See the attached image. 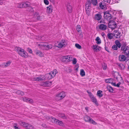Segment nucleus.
Here are the masks:
<instances>
[{
    "instance_id": "nucleus-41",
    "label": "nucleus",
    "mask_w": 129,
    "mask_h": 129,
    "mask_svg": "<svg viewBox=\"0 0 129 129\" xmlns=\"http://www.w3.org/2000/svg\"><path fill=\"white\" fill-rule=\"evenodd\" d=\"M87 93L88 94L89 96H90V98L93 97V96H94V95L92 94L91 92L88 91V90H87Z\"/></svg>"
},
{
    "instance_id": "nucleus-27",
    "label": "nucleus",
    "mask_w": 129,
    "mask_h": 129,
    "mask_svg": "<svg viewBox=\"0 0 129 129\" xmlns=\"http://www.w3.org/2000/svg\"><path fill=\"white\" fill-rule=\"evenodd\" d=\"M113 79L112 78H109L105 80V81L106 83H111L113 82Z\"/></svg>"
},
{
    "instance_id": "nucleus-44",
    "label": "nucleus",
    "mask_w": 129,
    "mask_h": 129,
    "mask_svg": "<svg viewBox=\"0 0 129 129\" xmlns=\"http://www.w3.org/2000/svg\"><path fill=\"white\" fill-rule=\"evenodd\" d=\"M117 47L115 45H113L112 47V48L115 50H117Z\"/></svg>"
},
{
    "instance_id": "nucleus-25",
    "label": "nucleus",
    "mask_w": 129,
    "mask_h": 129,
    "mask_svg": "<svg viewBox=\"0 0 129 129\" xmlns=\"http://www.w3.org/2000/svg\"><path fill=\"white\" fill-rule=\"evenodd\" d=\"M115 43L116 45L119 48H120V47L121 46V44L120 42L118 40H116L115 42Z\"/></svg>"
},
{
    "instance_id": "nucleus-17",
    "label": "nucleus",
    "mask_w": 129,
    "mask_h": 129,
    "mask_svg": "<svg viewBox=\"0 0 129 129\" xmlns=\"http://www.w3.org/2000/svg\"><path fill=\"white\" fill-rule=\"evenodd\" d=\"M114 36L116 38H120L121 36V33L119 32L118 31H117L115 32Z\"/></svg>"
},
{
    "instance_id": "nucleus-22",
    "label": "nucleus",
    "mask_w": 129,
    "mask_h": 129,
    "mask_svg": "<svg viewBox=\"0 0 129 129\" xmlns=\"http://www.w3.org/2000/svg\"><path fill=\"white\" fill-rule=\"evenodd\" d=\"M106 88L110 92H112L113 91V88L110 85H107Z\"/></svg>"
},
{
    "instance_id": "nucleus-36",
    "label": "nucleus",
    "mask_w": 129,
    "mask_h": 129,
    "mask_svg": "<svg viewBox=\"0 0 129 129\" xmlns=\"http://www.w3.org/2000/svg\"><path fill=\"white\" fill-rule=\"evenodd\" d=\"M56 124L61 126L63 125V123L61 121H60L58 120V121H57L56 122Z\"/></svg>"
},
{
    "instance_id": "nucleus-51",
    "label": "nucleus",
    "mask_w": 129,
    "mask_h": 129,
    "mask_svg": "<svg viewBox=\"0 0 129 129\" xmlns=\"http://www.w3.org/2000/svg\"><path fill=\"white\" fill-rule=\"evenodd\" d=\"M28 101L29 102V103H32L33 102V100L32 99H28Z\"/></svg>"
},
{
    "instance_id": "nucleus-16",
    "label": "nucleus",
    "mask_w": 129,
    "mask_h": 129,
    "mask_svg": "<svg viewBox=\"0 0 129 129\" xmlns=\"http://www.w3.org/2000/svg\"><path fill=\"white\" fill-rule=\"evenodd\" d=\"M36 53L37 55L40 57H42L44 55L43 53L39 50L36 51Z\"/></svg>"
},
{
    "instance_id": "nucleus-57",
    "label": "nucleus",
    "mask_w": 129,
    "mask_h": 129,
    "mask_svg": "<svg viewBox=\"0 0 129 129\" xmlns=\"http://www.w3.org/2000/svg\"><path fill=\"white\" fill-rule=\"evenodd\" d=\"M111 84L112 85L115 86H116V84L115 83H113L112 82V83H111Z\"/></svg>"
},
{
    "instance_id": "nucleus-34",
    "label": "nucleus",
    "mask_w": 129,
    "mask_h": 129,
    "mask_svg": "<svg viewBox=\"0 0 129 129\" xmlns=\"http://www.w3.org/2000/svg\"><path fill=\"white\" fill-rule=\"evenodd\" d=\"M80 74L82 76H84L85 75V73L83 70L82 69L81 70Z\"/></svg>"
},
{
    "instance_id": "nucleus-53",
    "label": "nucleus",
    "mask_w": 129,
    "mask_h": 129,
    "mask_svg": "<svg viewBox=\"0 0 129 129\" xmlns=\"http://www.w3.org/2000/svg\"><path fill=\"white\" fill-rule=\"evenodd\" d=\"M121 83L120 82H119L116 85V86L118 87H119L120 85L121 84Z\"/></svg>"
},
{
    "instance_id": "nucleus-10",
    "label": "nucleus",
    "mask_w": 129,
    "mask_h": 129,
    "mask_svg": "<svg viewBox=\"0 0 129 129\" xmlns=\"http://www.w3.org/2000/svg\"><path fill=\"white\" fill-rule=\"evenodd\" d=\"M72 60V57L71 55L66 56L62 57V60L63 62H68Z\"/></svg>"
},
{
    "instance_id": "nucleus-32",
    "label": "nucleus",
    "mask_w": 129,
    "mask_h": 129,
    "mask_svg": "<svg viewBox=\"0 0 129 129\" xmlns=\"http://www.w3.org/2000/svg\"><path fill=\"white\" fill-rule=\"evenodd\" d=\"M60 42L64 46H66L67 45V43L64 40H62Z\"/></svg>"
},
{
    "instance_id": "nucleus-60",
    "label": "nucleus",
    "mask_w": 129,
    "mask_h": 129,
    "mask_svg": "<svg viewBox=\"0 0 129 129\" xmlns=\"http://www.w3.org/2000/svg\"><path fill=\"white\" fill-rule=\"evenodd\" d=\"M50 2H51L52 3H54V0H49Z\"/></svg>"
},
{
    "instance_id": "nucleus-12",
    "label": "nucleus",
    "mask_w": 129,
    "mask_h": 129,
    "mask_svg": "<svg viewBox=\"0 0 129 129\" xmlns=\"http://www.w3.org/2000/svg\"><path fill=\"white\" fill-rule=\"evenodd\" d=\"M65 96V93L63 92H62L57 95L56 97L58 98L59 100H61Z\"/></svg>"
},
{
    "instance_id": "nucleus-61",
    "label": "nucleus",
    "mask_w": 129,
    "mask_h": 129,
    "mask_svg": "<svg viewBox=\"0 0 129 129\" xmlns=\"http://www.w3.org/2000/svg\"><path fill=\"white\" fill-rule=\"evenodd\" d=\"M85 109L87 111H88V107H86L85 108Z\"/></svg>"
},
{
    "instance_id": "nucleus-33",
    "label": "nucleus",
    "mask_w": 129,
    "mask_h": 129,
    "mask_svg": "<svg viewBox=\"0 0 129 129\" xmlns=\"http://www.w3.org/2000/svg\"><path fill=\"white\" fill-rule=\"evenodd\" d=\"M42 79L39 77H35L33 78V81H42Z\"/></svg>"
},
{
    "instance_id": "nucleus-14",
    "label": "nucleus",
    "mask_w": 129,
    "mask_h": 129,
    "mask_svg": "<svg viewBox=\"0 0 129 129\" xmlns=\"http://www.w3.org/2000/svg\"><path fill=\"white\" fill-rule=\"evenodd\" d=\"M99 29L103 30H106L107 28V26L104 24H101L99 25Z\"/></svg>"
},
{
    "instance_id": "nucleus-62",
    "label": "nucleus",
    "mask_w": 129,
    "mask_h": 129,
    "mask_svg": "<svg viewBox=\"0 0 129 129\" xmlns=\"http://www.w3.org/2000/svg\"><path fill=\"white\" fill-rule=\"evenodd\" d=\"M121 64H120L119 65V66H120V67H121Z\"/></svg>"
},
{
    "instance_id": "nucleus-7",
    "label": "nucleus",
    "mask_w": 129,
    "mask_h": 129,
    "mask_svg": "<svg viewBox=\"0 0 129 129\" xmlns=\"http://www.w3.org/2000/svg\"><path fill=\"white\" fill-rule=\"evenodd\" d=\"M121 50H123V52L127 57H129V47L128 46L125 47H121Z\"/></svg>"
},
{
    "instance_id": "nucleus-28",
    "label": "nucleus",
    "mask_w": 129,
    "mask_h": 129,
    "mask_svg": "<svg viewBox=\"0 0 129 129\" xmlns=\"http://www.w3.org/2000/svg\"><path fill=\"white\" fill-rule=\"evenodd\" d=\"M16 93L18 94L21 96L23 95L24 94V93L23 92L19 90L17 91Z\"/></svg>"
},
{
    "instance_id": "nucleus-6",
    "label": "nucleus",
    "mask_w": 129,
    "mask_h": 129,
    "mask_svg": "<svg viewBox=\"0 0 129 129\" xmlns=\"http://www.w3.org/2000/svg\"><path fill=\"white\" fill-rule=\"evenodd\" d=\"M111 13L112 12L110 11H107L104 12V18L108 20H111L112 18Z\"/></svg>"
},
{
    "instance_id": "nucleus-31",
    "label": "nucleus",
    "mask_w": 129,
    "mask_h": 129,
    "mask_svg": "<svg viewBox=\"0 0 129 129\" xmlns=\"http://www.w3.org/2000/svg\"><path fill=\"white\" fill-rule=\"evenodd\" d=\"M91 3H92L94 6H96L98 4L97 0H91Z\"/></svg>"
},
{
    "instance_id": "nucleus-15",
    "label": "nucleus",
    "mask_w": 129,
    "mask_h": 129,
    "mask_svg": "<svg viewBox=\"0 0 129 129\" xmlns=\"http://www.w3.org/2000/svg\"><path fill=\"white\" fill-rule=\"evenodd\" d=\"M119 60L121 61H124L126 60V58L124 55H120L119 56Z\"/></svg>"
},
{
    "instance_id": "nucleus-3",
    "label": "nucleus",
    "mask_w": 129,
    "mask_h": 129,
    "mask_svg": "<svg viewBox=\"0 0 129 129\" xmlns=\"http://www.w3.org/2000/svg\"><path fill=\"white\" fill-rule=\"evenodd\" d=\"M38 47L41 49L42 50H48L52 48V46L51 45L47 44H38Z\"/></svg>"
},
{
    "instance_id": "nucleus-39",
    "label": "nucleus",
    "mask_w": 129,
    "mask_h": 129,
    "mask_svg": "<svg viewBox=\"0 0 129 129\" xmlns=\"http://www.w3.org/2000/svg\"><path fill=\"white\" fill-rule=\"evenodd\" d=\"M118 75V73L117 72H115L113 74V76H114V78H116V79L117 80V79H118L117 77L116 76L117 75Z\"/></svg>"
},
{
    "instance_id": "nucleus-56",
    "label": "nucleus",
    "mask_w": 129,
    "mask_h": 129,
    "mask_svg": "<svg viewBox=\"0 0 129 129\" xmlns=\"http://www.w3.org/2000/svg\"><path fill=\"white\" fill-rule=\"evenodd\" d=\"M105 50L107 51L108 52H109V50H108V48L106 47V46L105 47Z\"/></svg>"
},
{
    "instance_id": "nucleus-26",
    "label": "nucleus",
    "mask_w": 129,
    "mask_h": 129,
    "mask_svg": "<svg viewBox=\"0 0 129 129\" xmlns=\"http://www.w3.org/2000/svg\"><path fill=\"white\" fill-rule=\"evenodd\" d=\"M102 91L101 90H98L97 93V95L100 98H101L103 96V94L102 93Z\"/></svg>"
},
{
    "instance_id": "nucleus-4",
    "label": "nucleus",
    "mask_w": 129,
    "mask_h": 129,
    "mask_svg": "<svg viewBox=\"0 0 129 129\" xmlns=\"http://www.w3.org/2000/svg\"><path fill=\"white\" fill-rule=\"evenodd\" d=\"M30 5V3L28 2H23L20 3H18L16 4V7H17L21 8L24 7H29Z\"/></svg>"
},
{
    "instance_id": "nucleus-23",
    "label": "nucleus",
    "mask_w": 129,
    "mask_h": 129,
    "mask_svg": "<svg viewBox=\"0 0 129 129\" xmlns=\"http://www.w3.org/2000/svg\"><path fill=\"white\" fill-rule=\"evenodd\" d=\"M58 116L63 119H66L67 118V117L65 114L63 113L59 114H58Z\"/></svg>"
},
{
    "instance_id": "nucleus-49",
    "label": "nucleus",
    "mask_w": 129,
    "mask_h": 129,
    "mask_svg": "<svg viewBox=\"0 0 129 129\" xmlns=\"http://www.w3.org/2000/svg\"><path fill=\"white\" fill-rule=\"evenodd\" d=\"M28 52L30 53H32L33 52L32 50L29 48H28Z\"/></svg>"
},
{
    "instance_id": "nucleus-11",
    "label": "nucleus",
    "mask_w": 129,
    "mask_h": 129,
    "mask_svg": "<svg viewBox=\"0 0 129 129\" xmlns=\"http://www.w3.org/2000/svg\"><path fill=\"white\" fill-rule=\"evenodd\" d=\"M66 7L69 13H71L72 11V7L69 3H67L66 4Z\"/></svg>"
},
{
    "instance_id": "nucleus-5",
    "label": "nucleus",
    "mask_w": 129,
    "mask_h": 129,
    "mask_svg": "<svg viewBox=\"0 0 129 129\" xmlns=\"http://www.w3.org/2000/svg\"><path fill=\"white\" fill-rule=\"evenodd\" d=\"M19 124L26 129H33L34 128L33 125L25 122L21 121L19 122Z\"/></svg>"
},
{
    "instance_id": "nucleus-42",
    "label": "nucleus",
    "mask_w": 129,
    "mask_h": 129,
    "mask_svg": "<svg viewBox=\"0 0 129 129\" xmlns=\"http://www.w3.org/2000/svg\"><path fill=\"white\" fill-rule=\"evenodd\" d=\"M75 46L76 48L79 49H80L81 48V46L78 44H75Z\"/></svg>"
},
{
    "instance_id": "nucleus-46",
    "label": "nucleus",
    "mask_w": 129,
    "mask_h": 129,
    "mask_svg": "<svg viewBox=\"0 0 129 129\" xmlns=\"http://www.w3.org/2000/svg\"><path fill=\"white\" fill-rule=\"evenodd\" d=\"M112 25L113 26L112 27L114 29L115 28H116L117 26V24L116 23H115L114 22L113 23Z\"/></svg>"
},
{
    "instance_id": "nucleus-29",
    "label": "nucleus",
    "mask_w": 129,
    "mask_h": 129,
    "mask_svg": "<svg viewBox=\"0 0 129 129\" xmlns=\"http://www.w3.org/2000/svg\"><path fill=\"white\" fill-rule=\"evenodd\" d=\"M51 121L52 122L56 124V122L57 121H58V120L56 119L54 117H51Z\"/></svg>"
},
{
    "instance_id": "nucleus-9",
    "label": "nucleus",
    "mask_w": 129,
    "mask_h": 129,
    "mask_svg": "<svg viewBox=\"0 0 129 129\" xmlns=\"http://www.w3.org/2000/svg\"><path fill=\"white\" fill-rule=\"evenodd\" d=\"M57 73V70L56 69H54L52 71L48 73L47 76H48L49 79H51L54 77Z\"/></svg>"
},
{
    "instance_id": "nucleus-2",
    "label": "nucleus",
    "mask_w": 129,
    "mask_h": 129,
    "mask_svg": "<svg viewBox=\"0 0 129 129\" xmlns=\"http://www.w3.org/2000/svg\"><path fill=\"white\" fill-rule=\"evenodd\" d=\"M91 4L90 0H87L86 3L85 9L86 12V13L88 16L90 15V13L91 11Z\"/></svg>"
},
{
    "instance_id": "nucleus-24",
    "label": "nucleus",
    "mask_w": 129,
    "mask_h": 129,
    "mask_svg": "<svg viewBox=\"0 0 129 129\" xmlns=\"http://www.w3.org/2000/svg\"><path fill=\"white\" fill-rule=\"evenodd\" d=\"M51 6H49L48 7H47V12L48 13H50L52 11V9L51 8Z\"/></svg>"
},
{
    "instance_id": "nucleus-55",
    "label": "nucleus",
    "mask_w": 129,
    "mask_h": 129,
    "mask_svg": "<svg viewBox=\"0 0 129 129\" xmlns=\"http://www.w3.org/2000/svg\"><path fill=\"white\" fill-rule=\"evenodd\" d=\"M104 1L106 2L109 3L110 2V0H103Z\"/></svg>"
},
{
    "instance_id": "nucleus-48",
    "label": "nucleus",
    "mask_w": 129,
    "mask_h": 129,
    "mask_svg": "<svg viewBox=\"0 0 129 129\" xmlns=\"http://www.w3.org/2000/svg\"><path fill=\"white\" fill-rule=\"evenodd\" d=\"M102 67L104 70H105L107 68V66L105 64H104L102 66Z\"/></svg>"
},
{
    "instance_id": "nucleus-59",
    "label": "nucleus",
    "mask_w": 129,
    "mask_h": 129,
    "mask_svg": "<svg viewBox=\"0 0 129 129\" xmlns=\"http://www.w3.org/2000/svg\"><path fill=\"white\" fill-rule=\"evenodd\" d=\"M3 4V2L2 0H0V5H2Z\"/></svg>"
},
{
    "instance_id": "nucleus-50",
    "label": "nucleus",
    "mask_w": 129,
    "mask_h": 129,
    "mask_svg": "<svg viewBox=\"0 0 129 129\" xmlns=\"http://www.w3.org/2000/svg\"><path fill=\"white\" fill-rule=\"evenodd\" d=\"M44 77V76L43 75H41L39 77H40L42 79V81L45 79Z\"/></svg>"
},
{
    "instance_id": "nucleus-21",
    "label": "nucleus",
    "mask_w": 129,
    "mask_h": 129,
    "mask_svg": "<svg viewBox=\"0 0 129 129\" xmlns=\"http://www.w3.org/2000/svg\"><path fill=\"white\" fill-rule=\"evenodd\" d=\"M95 19L97 20H100L102 18V16L100 14H97L95 15Z\"/></svg>"
},
{
    "instance_id": "nucleus-35",
    "label": "nucleus",
    "mask_w": 129,
    "mask_h": 129,
    "mask_svg": "<svg viewBox=\"0 0 129 129\" xmlns=\"http://www.w3.org/2000/svg\"><path fill=\"white\" fill-rule=\"evenodd\" d=\"M44 18V16H37V19L38 20H42Z\"/></svg>"
},
{
    "instance_id": "nucleus-58",
    "label": "nucleus",
    "mask_w": 129,
    "mask_h": 129,
    "mask_svg": "<svg viewBox=\"0 0 129 129\" xmlns=\"http://www.w3.org/2000/svg\"><path fill=\"white\" fill-rule=\"evenodd\" d=\"M14 127L15 128V129H19V128H18V127L16 126H14Z\"/></svg>"
},
{
    "instance_id": "nucleus-47",
    "label": "nucleus",
    "mask_w": 129,
    "mask_h": 129,
    "mask_svg": "<svg viewBox=\"0 0 129 129\" xmlns=\"http://www.w3.org/2000/svg\"><path fill=\"white\" fill-rule=\"evenodd\" d=\"M44 3L46 5H48L49 4V2L47 0H44Z\"/></svg>"
},
{
    "instance_id": "nucleus-40",
    "label": "nucleus",
    "mask_w": 129,
    "mask_h": 129,
    "mask_svg": "<svg viewBox=\"0 0 129 129\" xmlns=\"http://www.w3.org/2000/svg\"><path fill=\"white\" fill-rule=\"evenodd\" d=\"M11 62L10 61H8L5 64L4 66L5 67L8 66L10 64Z\"/></svg>"
},
{
    "instance_id": "nucleus-54",
    "label": "nucleus",
    "mask_w": 129,
    "mask_h": 129,
    "mask_svg": "<svg viewBox=\"0 0 129 129\" xmlns=\"http://www.w3.org/2000/svg\"><path fill=\"white\" fill-rule=\"evenodd\" d=\"M101 34L103 37L104 38H105V33L104 32H102V33Z\"/></svg>"
},
{
    "instance_id": "nucleus-38",
    "label": "nucleus",
    "mask_w": 129,
    "mask_h": 129,
    "mask_svg": "<svg viewBox=\"0 0 129 129\" xmlns=\"http://www.w3.org/2000/svg\"><path fill=\"white\" fill-rule=\"evenodd\" d=\"M76 30L77 31L79 32L80 31H81V26L80 25H77L76 27Z\"/></svg>"
},
{
    "instance_id": "nucleus-63",
    "label": "nucleus",
    "mask_w": 129,
    "mask_h": 129,
    "mask_svg": "<svg viewBox=\"0 0 129 129\" xmlns=\"http://www.w3.org/2000/svg\"><path fill=\"white\" fill-rule=\"evenodd\" d=\"M128 69H129V66H128Z\"/></svg>"
},
{
    "instance_id": "nucleus-19",
    "label": "nucleus",
    "mask_w": 129,
    "mask_h": 129,
    "mask_svg": "<svg viewBox=\"0 0 129 129\" xmlns=\"http://www.w3.org/2000/svg\"><path fill=\"white\" fill-rule=\"evenodd\" d=\"M92 100V102L94 103L95 105L98 106V104L97 101V100L96 98L94 96H93V97L90 98Z\"/></svg>"
},
{
    "instance_id": "nucleus-30",
    "label": "nucleus",
    "mask_w": 129,
    "mask_h": 129,
    "mask_svg": "<svg viewBox=\"0 0 129 129\" xmlns=\"http://www.w3.org/2000/svg\"><path fill=\"white\" fill-rule=\"evenodd\" d=\"M95 40L96 41V43L98 44H100L101 43V40L99 37H97L96 39Z\"/></svg>"
},
{
    "instance_id": "nucleus-1",
    "label": "nucleus",
    "mask_w": 129,
    "mask_h": 129,
    "mask_svg": "<svg viewBox=\"0 0 129 129\" xmlns=\"http://www.w3.org/2000/svg\"><path fill=\"white\" fill-rule=\"evenodd\" d=\"M15 50L20 56L24 58L27 57L28 54L23 49L17 46L15 47Z\"/></svg>"
},
{
    "instance_id": "nucleus-52",
    "label": "nucleus",
    "mask_w": 129,
    "mask_h": 129,
    "mask_svg": "<svg viewBox=\"0 0 129 129\" xmlns=\"http://www.w3.org/2000/svg\"><path fill=\"white\" fill-rule=\"evenodd\" d=\"M23 100L25 102L28 101V99H27L26 98H23Z\"/></svg>"
},
{
    "instance_id": "nucleus-43",
    "label": "nucleus",
    "mask_w": 129,
    "mask_h": 129,
    "mask_svg": "<svg viewBox=\"0 0 129 129\" xmlns=\"http://www.w3.org/2000/svg\"><path fill=\"white\" fill-rule=\"evenodd\" d=\"M59 48H61L63 47H64L60 42L58 44V46H57Z\"/></svg>"
},
{
    "instance_id": "nucleus-20",
    "label": "nucleus",
    "mask_w": 129,
    "mask_h": 129,
    "mask_svg": "<svg viewBox=\"0 0 129 129\" xmlns=\"http://www.w3.org/2000/svg\"><path fill=\"white\" fill-rule=\"evenodd\" d=\"M101 48L100 47H98V45H97L93 46V49L96 51H99L100 50Z\"/></svg>"
},
{
    "instance_id": "nucleus-13",
    "label": "nucleus",
    "mask_w": 129,
    "mask_h": 129,
    "mask_svg": "<svg viewBox=\"0 0 129 129\" xmlns=\"http://www.w3.org/2000/svg\"><path fill=\"white\" fill-rule=\"evenodd\" d=\"M52 83L51 82L47 81L43 82L41 83V85L43 86H49L51 85Z\"/></svg>"
},
{
    "instance_id": "nucleus-8",
    "label": "nucleus",
    "mask_w": 129,
    "mask_h": 129,
    "mask_svg": "<svg viewBox=\"0 0 129 129\" xmlns=\"http://www.w3.org/2000/svg\"><path fill=\"white\" fill-rule=\"evenodd\" d=\"M84 119L85 121L88 122L89 123H91L95 125L97 124L93 120V119L90 118L89 116L87 115H86L84 117Z\"/></svg>"
},
{
    "instance_id": "nucleus-18",
    "label": "nucleus",
    "mask_w": 129,
    "mask_h": 129,
    "mask_svg": "<svg viewBox=\"0 0 129 129\" xmlns=\"http://www.w3.org/2000/svg\"><path fill=\"white\" fill-rule=\"evenodd\" d=\"M99 5L100 8L102 9H104L105 7V4L104 2H101L99 3Z\"/></svg>"
},
{
    "instance_id": "nucleus-45",
    "label": "nucleus",
    "mask_w": 129,
    "mask_h": 129,
    "mask_svg": "<svg viewBox=\"0 0 129 129\" xmlns=\"http://www.w3.org/2000/svg\"><path fill=\"white\" fill-rule=\"evenodd\" d=\"M77 62L76 59L75 58H74L72 60L73 63L74 64H75Z\"/></svg>"
},
{
    "instance_id": "nucleus-37",
    "label": "nucleus",
    "mask_w": 129,
    "mask_h": 129,
    "mask_svg": "<svg viewBox=\"0 0 129 129\" xmlns=\"http://www.w3.org/2000/svg\"><path fill=\"white\" fill-rule=\"evenodd\" d=\"M108 38L109 39H111L113 38V37L112 36V34L110 33H108L107 34Z\"/></svg>"
},
{
    "instance_id": "nucleus-64",
    "label": "nucleus",
    "mask_w": 129,
    "mask_h": 129,
    "mask_svg": "<svg viewBox=\"0 0 129 129\" xmlns=\"http://www.w3.org/2000/svg\"><path fill=\"white\" fill-rule=\"evenodd\" d=\"M78 68H77L76 69V70H78Z\"/></svg>"
}]
</instances>
